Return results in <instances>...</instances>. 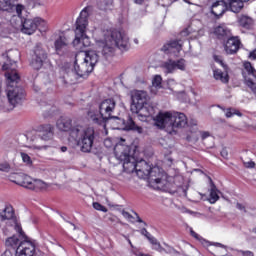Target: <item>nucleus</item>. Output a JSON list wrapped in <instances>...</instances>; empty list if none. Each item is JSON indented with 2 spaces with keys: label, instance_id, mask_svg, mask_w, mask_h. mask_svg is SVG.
I'll list each match as a JSON object with an SVG mask.
<instances>
[{
  "label": "nucleus",
  "instance_id": "39",
  "mask_svg": "<svg viewBox=\"0 0 256 256\" xmlns=\"http://www.w3.org/2000/svg\"><path fill=\"white\" fill-rule=\"evenodd\" d=\"M0 171H2V173H9V171H11V164H9V162L0 163Z\"/></svg>",
  "mask_w": 256,
  "mask_h": 256
},
{
  "label": "nucleus",
  "instance_id": "54",
  "mask_svg": "<svg viewBox=\"0 0 256 256\" xmlns=\"http://www.w3.org/2000/svg\"><path fill=\"white\" fill-rule=\"evenodd\" d=\"M190 235H192L194 237V239H197L198 241L201 240V237L199 236V234H197L193 230L190 231Z\"/></svg>",
  "mask_w": 256,
  "mask_h": 256
},
{
  "label": "nucleus",
  "instance_id": "48",
  "mask_svg": "<svg viewBox=\"0 0 256 256\" xmlns=\"http://www.w3.org/2000/svg\"><path fill=\"white\" fill-rule=\"evenodd\" d=\"M236 209H239V211H243L244 213H247V208H245V205L239 202L236 203Z\"/></svg>",
  "mask_w": 256,
  "mask_h": 256
},
{
  "label": "nucleus",
  "instance_id": "58",
  "mask_svg": "<svg viewBox=\"0 0 256 256\" xmlns=\"http://www.w3.org/2000/svg\"><path fill=\"white\" fill-rule=\"evenodd\" d=\"M49 146L47 145H44V146H34V149H38V150H41V149H47Z\"/></svg>",
  "mask_w": 256,
  "mask_h": 256
},
{
  "label": "nucleus",
  "instance_id": "46",
  "mask_svg": "<svg viewBox=\"0 0 256 256\" xmlns=\"http://www.w3.org/2000/svg\"><path fill=\"white\" fill-rule=\"evenodd\" d=\"M140 233H141V235H143L144 237H146V239H151V234L147 231V229L146 228H142L141 230H140Z\"/></svg>",
  "mask_w": 256,
  "mask_h": 256
},
{
  "label": "nucleus",
  "instance_id": "19",
  "mask_svg": "<svg viewBox=\"0 0 256 256\" xmlns=\"http://www.w3.org/2000/svg\"><path fill=\"white\" fill-rule=\"evenodd\" d=\"M54 47L57 55L63 56L69 53V42L65 36H59L54 42Z\"/></svg>",
  "mask_w": 256,
  "mask_h": 256
},
{
  "label": "nucleus",
  "instance_id": "60",
  "mask_svg": "<svg viewBox=\"0 0 256 256\" xmlns=\"http://www.w3.org/2000/svg\"><path fill=\"white\" fill-rule=\"evenodd\" d=\"M62 153H65L67 151V146H62L61 148Z\"/></svg>",
  "mask_w": 256,
  "mask_h": 256
},
{
  "label": "nucleus",
  "instance_id": "49",
  "mask_svg": "<svg viewBox=\"0 0 256 256\" xmlns=\"http://www.w3.org/2000/svg\"><path fill=\"white\" fill-rule=\"evenodd\" d=\"M122 215L123 217H125V219H133V215H131L129 212L125 210L122 211Z\"/></svg>",
  "mask_w": 256,
  "mask_h": 256
},
{
  "label": "nucleus",
  "instance_id": "40",
  "mask_svg": "<svg viewBox=\"0 0 256 256\" xmlns=\"http://www.w3.org/2000/svg\"><path fill=\"white\" fill-rule=\"evenodd\" d=\"M213 58H214V61H216V63H220V65L223 67L224 71H227V69H229V67H227L225 62H223V59L221 58V56L214 55Z\"/></svg>",
  "mask_w": 256,
  "mask_h": 256
},
{
  "label": "nucleus",
  "instance_id": "15",
  "mask_svg": "<svg viewBox=\"0 0 256 256\" xmlns=\"http://www.w3.org/2000/svg\"><path fill=\"white\" fill-rule=\"evenodd\" d=\"M18 237L24 239V242H21L15 250L16 256H35V244L29 241V237L25 233L24 235L18 233Z\"/></svg>",
  "mask_w": 256,
  "mask_h": 256
},
{
  "label": "nucleus",
  "instance_id": "32",
  "mask_svg": "<svg viewBox=\"0 0 256 256\" xmlns=\"http://www.w3.org/2000/svg\"><path fill=\"white\" fill-rule=\"evenodd\" d=\"M11 24L8 21L0 22V37H7L11 33Z\"/></svg>",
  "mask_w": 256,
  "mask_h": 256
},
{
  "label": "nucleus",
  "instance_id": "25",
  "mask_svg": "<svg viewBox=\"0 0 256 256\" xmlns=\"http://www.w3.org/2000/svg\"><path fill=\"white\" fill-rule=\"evenodd\" d=\"M86 131H87V128H84L81 125H77L70 129V137H72L74 141L78 142L85 135Z\"/></svg>",
  "mask_w": 256,
  "mask_h": 256
},
{
  "label": "nucleus",
  "instance_id": "8",
  "mask_svg": "<svg viewBox=\"0 0 256 256\" xmlns=\"http://www.w3.org/2000/svg\"><path fill=\"white\" fill-rule=\"evenodd\" d=\"M114 155L118 161L123 163V169L125 171L126 163H133V159H135L138 155L137 146H128L122 143H118L114 147Z\"/></svg>",
  "mask_w": 256,
  "mask_h": 256
},
{
  "label": "nucleus",
  "instance_id": "5",
  "mask_svg": "<svg viewBox=\"0 0 256 256\" xmlns=\"http://www.w3.org/2000/svg\"><path fill=\"white\" fill-rule=\"evenodd\" d=\"M154 121L160 129H170V133L172 131L175 133L176 129H183L187 125V116L179 112H165L159 113Z\"/></svg>",
  "mask_w": 256,
  "mask_h": 256
},
{
  "label": "nucleus",
  "instance_id": "61",
  "mask_svg": "<svg viewBox=\"0 0 256 256\" xmlns=\"http://www.w3.org/2000/svg\"><path fill=\"white\" fill-rule=\"evenodd\" d=\"M60 79H61L63 85H67V80H65V77H62V78H60Z\"/></svg>",
  "mask_w": 256,
  "mask_h": 256
},
{
  "label": "nucleus",
  "instance_id": "64",
  "mask_svg": "<svg viewBox=\"0 0 256 256\" xmlns=\"http://www.w3.org/2000/svg\"><path fill=\"white\" fill-rule=\"evenodd\" d=\"M216 245H218V247H225V245H223L221 243H217Z\"/></svg>",
  "mask_w": 256,
  "mask_h": 256
},
{
  "label": "nucleus",
  "instance_id": "11",
  "mask_svg": "<svg viewBox=\"0 0 256 256\" xmlns=\"http://www.w3.org/2000/svg\"><path fill=\"white\" fill-rule=\"evenodd\" d=\"M45 61H47V51L43 47V44L37 43L33 49L30 65L33 67V69L39 71V69L43 67Z\"/></svg>",
  "mask_w": 256,
  "mask_h": 256
},
{
  "label": "nucleus",
  "instance_id": "51",
  "mask_svg": "<svg viewBox=\"0 0 256 256\" xmlns=\"http://www.w3.org/2000/svg\"><path fill=\"white\" fill-rule=\"evenodd\" d=\"M240 253H241V255H243V256H255V255L253 254V252H251V251H243V250H240Z\"/></svg>",
  "mask_w": 256,
  "mask_h": 256
},
{
  "label": "nucleus",
  "instance_id": "7",
  "mask_svg": "<svg viewBox=\"0 0 256 256\" xmlns=\"http://www.w3.org/2000/svg\"><path fill=\"white\" fill-rule=\"evenodd\" d=\"M93 13V6H86L76 20L75 39L73 40L74 47L82 45V47H89V37L85 34V29L89 25V15Z\"/></svg>",
  "mask_w": 256,
  "mask_h": 256
},
{
  "label": "nucleus",
  "instance_id": "30",
  "mask_svg": "<svg viewBox=\"0 0 256 256\" xmlns=\"http://www.w3.org/2000/svg\"><path fill=\"white\" fill-rule=\"evenodd\" d=\"M15 9V4L11 0H0V11L11 13Z\"/></svg>",
  "mask_w": 256,
  "mask_h": 256
},
{
  "label": "nucleus",
  "instance_id": "27",
  "mask_svg": "<svg viewBox=\"0 0 256 256\" xmlns=\"http://www.w3.org/2000/svg\"><path fill=\"white\" fill-rule=\"evenodd\" d=\"M23 242H25V240L21 241L19 236L13 235L12 237L6 239L5 245L6 247H10L8 249H14V251H17V247H19Z\"/></svg>",
  "mask_w": 256,
  "mask_h": 256
},
{
  "label": "nucleus",
  "instance_id": "3",
  "mask_svg": "<svg viewBox=\"0 0 256 256\" xmlns=\"http://www.w3.org/2000/svg\"><path fill=\"white\" fill-rule=\"evenodd\" d=\"M100 56L95 50L86 51L84 54H76L74 61V72L77 77L87 79L93 73L95 66L99 63Z\"/></svg>",
  "mask_w": 256,
  "mask_h": 256
},
{
  "label": "nucleus",
  "instance_id": "6",
  "mask_svg": "<svg viewBox=\"0 0 256 256\" xmlns=\"http://www.w3.org/2000/svg\"><path fill=\"white\" fill-rule=\"evenodd\" d=\"M6 78L8 81L7 86V98L12 107L15 105H19L23 99H25V90L23 87L19 86V82L21 81V77L16 70H11L6 73Z\"/></svg>",
  "mask_w": 256,
  "mask_h": 256
},
{
  "label": "nucleus",
  "instance_id": "44",
  "mask_svg": "<svg viewBox=\"0 0 256 256\" xmlns=\"http://www.w3.org/2000/svg\"><path fill=\"white\" fill-rule=\"evenodd\" d=\"M243 165L244 167H246V169H255V162L253 161H248V162L243 161Z\"/></svg>",
  "mask_w": 256,
  "mask_h": 256
},
{
  "label": "nucleus",
  "instance_id": "20",
  "mask_svg": "<svg viewBox=\"0 0 256 256\" xmlns=\"http://www.w3.org/2000/svg\"><path fill=\"white\" fill-rule=\"evenodd\" d=\"M163 67L166 69V73H173L175 69L185 71V59L181 58L177 61L170 59L163 64Z\"/></svg>",
  "mask_w": 256,
  "mask_h": 256
},
{
  "label": "nucleus",
  "instance_id": "43",
  "mask_svg": "<svg viewBox=\"0 0 256 256\" xmlns=\"http://www.w3.org/2000/svg\"><path fill=\"white\" fill-rule=\"evenodd\" d=\"M1 256H16L15 249H6Z\"/></svg>",
  "mask_w": 256,
  "mask_h": 256
},
{
  "label": "nucleus",
  "instance_id": "34",
  "mask_svg": "<svg viewBox=\"0 0 256 256\" xmlns=\"http://www.w3.org/2000/svg\"><path fill=\"white\" fill-rule=\"evenodd\" d=\"M113 5V0H98L97 7L100 11H107Z\"/></svg>",
  "mask_w": 256,
  "mask_h": 256
},
{
  "label": "nucleus",
  "instance_id": "21",
  "mask_svg": "<svg viewBox=\"0 0 256 256\" xmlns=\"http://www.w3.org/2000/svg\"><path fill=\"white\" fill-rule=\"evenodd\" d=\"M213 34L219 41H225L230 35H233L231 33V30L225 26V24H221L219 26H216L214 28Z\"/></svg>",
  "mask_w": 256,
  "mask_h": 256
},
{
  "label": "nucleus",
  "instance_id": "2",
  "mask_svg": "<svg viewBox=\"0 0 256 256\" xmlns=\"http://www.w3.org/2000/svg\"><path fill=\"white\" fill-rule=\"evenodd\" d=\"M96 45L98 47L97 53H102L104 59H109V57H113L115 47L121 51L129 49V37L125 32L114 31L108 39L98 40Z\"/></svg>",
  "mask_w": 256,
  "mask_h": 256
},
{
  "label": "nucleus",
  "instance_id": "1",
  "mask_svg": "<svg viewBox=\"0 0 256 256\" xmlns=\"http://www.w3.org/2000/svg\"><path fill=\"white\" fill-rule=\"evenodd\" d=\"M125 173H133L136 171V175L140 179H148V183L154 189L159 191H165L171 193V195H180V197H187V189L183 186H178L177 189H173V184L167 181V174L161 172L159 167H151L145 160L137 161V158L132 159V162L124 165Z\"/></svg>",
  "mask_w": 256,
  "mask_h": 256
},
{
  "label": "nucleus",
  "instance_id": "62",
  "mask_svg": "<svg viewBox=\"0 0 256 256\" xmlns=\"http://www.w3.org/2000/svg\"><path fill=\"white\" fill-rule=\"evenodd\" d=\"M234 115H238L239 117H241L242 114L241 112L234 110Z\"/></svg>",
  "mask_w": 256,
  "mask_h": 256
},
{
  "label": "nucleus",
  "instance_id": "17",
  "mask_svg": "<svg viewBox=\"0 0 256 256\" xmlns=\"http://www.w3.org/2000/svg\"><path fill=\"white\" fill-rule=\"evenodd\" d=\"M87 117L93 125H98L99 127H106L107 120L101 112L95 108H90L87 112Z\"/></svg>",
  "mask_w": 256,
  "mask_h": 256
},
{
  "label": "nucleus",
  "instance_id": "31",
  "mask_svg": "<svg viewBox=\"0 0 256 256\" xmlns=\"http://www.w3.org/2000/svg\"><path fill=\"white\" fill-rule=\"evenodd\" d=\"M239 23L244 29H251L253 26V18L243 15L239 18Z\"/></svg>",
  "mask_w": 256,
  "mask_h": 256
},
{
  "label": "nucleus",
  "instance_id": "41",
  "mask_svg": "<svg viewBox=\"0 0 256 256\" xmlns=\"http://www.w3.org/2000/svg\"><path fill=\"white\" fill-rule=\"evenodd\" d=\"M93 207L96 209V211H102L103 213H107V208L99 202H94Z\"/></svg>",
  "mask_w": 256,
  "mask_h": 256
},
{
  "label": "nucleus",
  "instance_id": "47",
  "mask_svg": "<svg viewBox=\"0 0 256 256\" xmlns=\"http://www.w3.org/2000/svg\"><path fill=\"white\" fill-rule=\"evenodd\" d=\"M11 229H15V226H12V225L10 224V228H9V227L3 228V233H4V235H5L6 237L9 236V235H11Z\"/></svg>",
  "mask_w": 256,
  "mask_h": 256
},
{
  "label": "nucleus",
  "instance_id": "18",
  "mask_svg": "<svg viewBox=\"0 0 256 256\" xmlns=\"http://www.w3.org/2000/svg\"><path fill=\"white\" fill-rule=\"evenodd\" d=\"M226 11H229V8L225 0H218L214 2L211 6V13L216 19H220V17H223Z\"/></svg>",
  "mask_w": 256,
  "mask_h": 256
},
{
  "label": "nucleus",
  "instance_id": "26",
  "mask_svg": "<svg viewBox=\"0 0 256 256\" xmlns=\"http://www.w3.org/2000/svg\"><path fill=\"white\" fill-rule=\"evenodd\" d=\"M72 123L73 121L71 120V118L62 117L57 121V128L60 131H71V128L73 127Z\"/></svg>",
  "mask_w": 256,
  "mask_h": 256
},
{
  "label": "nucleus",
  "instance_id": "24",
  "mask_svg": "<svg viewBox=\"0 0 256 256\" xmlns=\"http://www.w3.org/2000/svg\"><path fill=\"white\" fill-rule=\"evenodd\" d=\"M228 9L232 11V13H240L241 9H243V3H247L245 0H224Z\"/></svg>",
  "mask_w": 256,
  "mask_h": 256
},
{
  "label": "nucleus",
  "instance_id": "37",
  "mask_svg": "<svg viewBox=\"0 0 256 256\" xmlns=\"http://www.w3.org/2000/svg\"><path fill=\"white\" fill-rule=\"evenodd\" d=\"M154 249H155V251H158L159 253H163V251L165 253H173V251H174V249L169 246H168V251L165 250V248L161 247V243H159V242L154 246Z\"/></svg>",
  "mask_w": 256,
  "mask_h": 256
},
{
  "label": "nucleus",
  "instance_id": "35",
  "mask_svg": "<svg viewBox=\"0 0 256 256\" xmlns=\"http://www.w3.org/2000/svg\"><path fill=\"white\" fill-rule=\"evenodd\" d=\"M13 183L16 185H20V187H24L25 189H32L33 188V181L29 180V177H25L23 181L13 180Z\"/></svg>",
  "mask_w": 256,
  "mask_h": 256
},
{
  "label": "nucleus",
  "instance_id": "55",
  "mask_svg": "<svg viewBox=\"0 0 256 256\" xmlns=\"http://www.w3.org/2000/svg\"><path fill=\"white\" fill-rule=\"evenodd\" d=\"M148 241L151 243V245H154V246H155L157 243H159V241H157L156 238L153 237V236H152L151 238H149Z\"/></svg>",
  "mask_w": 256,
  "mask_h": 256
},
{
  "label": "nucleus",
  "instance_id": "28",
  "mask_svg": "<svg viewBox=\"0 0 256 256\" xmlns=\"http://www.w3.org/2000/svg\"><path fill=\"white\" fill-rule=\"evenodd\" d=\"M210 182V203H217L219 201V194H217V186L215 185V182H213V179L209 177Z\"/></svg>",
  "mask_w": 256,
  "mask_h": 256
},
{
  "label": "nucleus",
  "instance_id": "22",
  "mask_svg": "<svg viewBox=\"0 0 256 256\" xmlns=\"http://www.w3.org/2000/svg\"><path fill=\"white\" fill-rule=\"evenodd\" d=\"M53 126L51 124H43L39 127V137L42 141H51L53 139Z\"/></svg>",
  "mask_w": 256,
  "mask_h": 256
},
{
  "label": "nucleus",
  "instance_id": "4",
  "mask_svg": "<svg viewBox=\"0 0 256 256\" xmlns=\"http://www.w3.org/2000/svg\"><path fill=\"white\" fill-rule=\"evenodd\" d=\"M131 107L130 111L138 115L140 121L147 120L148 117L153 115V108L149 105V94L143 90H135L131 94Z\"/></svg>",
  "mask_w": 256,
  "mask_h": 256
},
{
  "label": "nucleus",
  "instance_id": "12",
  "mask_svg": "<svg viewBox=\"0 0 256 256\" xmlns=\"http://www.w3.org/2000/svg\"><path fill=\"white\" fill-rule=\"evenodd\" d=\"M110 121H113V123L116 124V129H121L123 128L124 131H134L135 133H143V127L137 125L135 123V120L131 118L130 116L128 117L127 121L125 122L124 119H121L118 116H113Z\"/></svg>",
  "mask_w": 256,
  "mask_h": 256
},
{
  "label": "nucleus",
  "instance_id": "38",
  "mask_svg": "<svg viewBox=\"0 0 256 256\" xmlns=\"http://www.w3.org/2000/svg\"><path fill=\"white\" fill-rule=\"evenodd\" d=\"M163 81V78H161L160 75H156L154 79L152 80L153 87H156L157 89H161V82Z\"/></svg>",
  "mask_w": 256,
  "mask_h": 256
},
{
  "label": "nucleus",
  "instance_id": "10",
  "mask_svg": "<svg viewBox=\"0 0 256 256\" xmlns=\"http://www.w3.org/2000/svg\"><path fill=\"white\" fill-rule=\"evenodd\" d=\"M0 220L10 221L12 223L11 226L14 227L16 233H19L20 235H25V232H23V228H21V224L17 221V216H15V210L10 204H6L4 209L0 210Z\"/></svg>",
  "mask_w": 256,
  "mask_h": 256
},
{
  "label": "nucleus",
  "instance_id": "29",
  "mask_svg": "<svg viewBox=\"0 0 256 256\" xmlns=\"http://www.w3.org/2000/svg\"><path fill=\"white\" fill-rule=\"evenodd\" d=\"M214 79L217 81H221L222 83H229V74L227 73V70H225V73L219 69H215L213 71Z\"/></svg>",
  "mask_w": 256,
  "mask_h": 256
},
{
  "label": "nucleus",
  "instance_id": "23",
  "mask_svg": "<svg viewBox=\"0 0 256 256\" xmlns=\"http://www.w3.org/2000/svg\"><path fill=\"white\" fill-rule=\"evenodd\" d=\"M181 49H182V46L179 43V40H171L166 44H164L161 50L164 51V53H173L175 51L179 53Z\"/></svg>",
  "mask_w": 256,
  "mask_h": 256
},
{
  "label": "nucleus",
  "instance_id": "42",
  "mask_svg": "<svg viewBox=\"0 0 256 256\" xmlns=\"http://www.w3.org/2000/svg\"><path fill=\"white\" fill-rule=\"evenodd\" d=\"M21 157L24 161V163H27V165H31V157L27 155L26 153H21Z\"/></svg>",
  "mask_w": 256,
  "mask_h": 256
},
{
  "label": "nucleus",
  "instance_id": "63",
  "mask_svg": "<svg viewBox=\"0 0 256 256\" xmlns=\"http://www.w3.org/2000/svg\"><path fill=\"white\" fill-rule=\"evenodd\" d=\"M234 115H238L239 117H241L242 114L241 112L234 110Z\"/></svg>",
  "mask_w": 256,
  "mask_h": 256
},
{
  "label": "nucleus",
  "instance_id": "14",
  "mask_svg": "<svg viewBox=\"0 0 256 256\" xmlns=\"http://www.w3.org/2000/svg\"><path fill=\"white\" fill-rule=\"evenodd\" d=\"M115 107H117V102L113 98L105 99L99 103L98 110L104 116L107 123L113 118Z\"/></svg>",
  "mask_w": 256,
  "mask_h": 256
},
{
  "label": "nucleus",
  "instance_id": "9",
  "mask_svg": "<svg viewBox=\"0 0 256 256\" xmlns=\"http://www.w3.org/2000/svg\"><path fill=\"white\" fill-rule=\"evenodd\" d=\"M18 21L20 22V27H22V33L26 35H33L37 29H45V27H47V22L39 17L31 19V17L27 15L24 18H19Z\"/></svg>",
  "mask_w": 256,
  "mask_h": 256
},
{
  "label": "nucleus",
  "instance_id": "36",
  "mask_svg": "<svg viewBox=\"0 0 256 256\" xmlns=\"http://www.w3.org/2000/svg\"><path fill=\"white\" fill-rule=\"evenodd\" d=\"M14 9H16V13L18 15V17L16 18V21H19L20 18H25V16H23V11H25V6L18 4L17 6L14 5Z\"/></svg>",
  "mask_w": 256,
  "mask_h": 256
},
{
  "label": "nucleus",
  "instance_id": "59",
  "mask_svg": "<svg viewBox=\"0 0 256 256\" xmlns=\"http://www.w3.org/2000/svg\"><path fill=\"white\" fill-rule=\"evenodd\" d=\"M134 3H136L137 5H143V3H145V0H134Z\"/></svg>",
  "mask_w": 256,
  "mask_h": 256
},
{
  "label": "nucleus",
  "instance_id": "33",
  "mask_svg": "<svg viewBox=\"0 0 256 256\" xmlns=\"http://www.w3.org/2000/svg\"><path fill=\"white\" fill-rule=\"evenodd\" d=\"M47 187V183L43 182L42 180H34L31 191H45Z\"/></svg>",
  "mask_w": 256,
  "mask_h": 256
},
{
  "label": "nucleus",
  "instance_id": "50",
  "mask_svg": "<svg viewBox=\"0 0 256 256\" xmlns=\"http://www.w3.org/2000/svg\"><path fill=\"white\" fill-rule=\"evenodd\" d=\"M220 155L224 159H227V157H229V152H227V149H222V151L220 152Z\"/></svg>",
  "mask_w": 256,
  "mask_h": 256
},
{
  "label": "nucleus",
  "instance_id": "13",
  "mask_svg": "<svg viewBox=\"0 0 256 256\" xmlns=\"http://www.w3.org/2000/svg\"><path fill=\"white\" fill-rule=\"evenodd\" d=\"M94 141L95 129L93 127L86 128L84 135L78 140V145L82 153H91Z\"/></svg>",
  "mask_w": 256,
  "mask_h": 256
},
{
  "label": "nucleus",
  "instance_id": "52",
  "mask_svg": "<svg viewBox=\"0 0 256 256\" xmlns=\"http://www.w3.org/2000/svg\"><path fill=\"white\" fill-rule=\"evenodd\" d=\"M235 115V112L234 110H232L231 108H229L227 111H226V117L227 118H230L231 116Z\"/></svg>",
  "mask_w": 256,
  "mask_h": 256
},
{
  "label": "nucleus",
  "instance_id": "57",
  "mask_svg": "<svg viewBox=\"0 0 256 256\" xmlns=\"http://www.w3.org/2000/svg\"><path fill=\"white\" fill-rule=\"evenodd\" d=\"M209 132H202L201 133V139L202 141H205L207 139V137H209Z\"/></svg>",
  "mask_w": 256,
  "mask_h": 256
},
{
  "label": "nucleus",
  "instance_id": "53",
  "mask_svg": "<svg viewBox=\"0 0 256 256\" xmlns=\"http://www.w3.org/2000/svg\"><path fill=\"white\" fill-rule=\"evenodd\" d=\"M248 57H249V59H252V61H255V59H256V49L253 50L252 52H250Z\"/></svg>",
  "mask_w": 256,
  "mask_h": 256
},
{
  "label": "nucleus",
  "instance_id": "45",
  "mask_svg": "<svg viewBox=\"0 0 256 256\" xmlns=\"http://www.w3.org/2000/svg\"><path fill=\"white\" fill-rule=\"evenodd\" d=\"M13 63H15V61H9V63H4L2 66L3 71H9V69H11V67L13 66Z\"/></svg>",
  "mask_w": 256,
  "mask_h": 256
},
{
  "label": "nucleus",
  "instance_id": "16",
  "mask_svg": "<svg viewBox=\"0 0 256 256\" xmlns=\"http://www.w3.org/2000/svg\"><path fill=\"white\" fill-rule=\"evenodd\" d=\"M223 47L227 55H235L241 49V39L232 34L223 41Z\"/></svg>",
  "mask_w": 256,
  "mask_h": 256
},
{
  "label": "nucleus",
  "instance_id": "56",
  "mask_svg": "<svg viewBox=\"0 0 256 256\" xmlns=\"http://www.w3.org/2000/svg\"><path fill=\"white\" fill-rule=\"evenodd\" d=\"M135 215H136L137 223H143L147 227L146 222L143 221V219H141V217H139V214L135 213Z\"/></svg>",
  "mask_w": 256,
  "mask_h": 256
}]
</instances>
